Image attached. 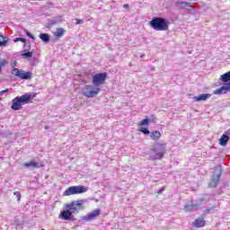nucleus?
Segmentation results:
<instances>
[{
    "label": "nucleus",
    "mask_w": 230,
    "mask_h": 230,
    "mask_svg": "<svg viewBox=\"0 0 230 230\" xmlns=\"http://www.w3.org/2000/svg\"><path fill=\"white\" fill-rule=\"evenodd\" d=\"M66 209H68L71 213H72V215H78V213H79V211L80 210H78V208H76L75 207H71V203H69V204H66Z\"/></svg>",
    "instance_id": "21"
},
{
    "label": "nucleus",
    "mask_w": 230,
    "mask_h": 230,
    "mask_svg": "<svg viewBox=\"0 0 230 230\" xmlns=\"http://www.w3.org/2000/svg\"><path fill=\"white\" fill-rule=\"evenodd\" d=\"M202 202H204V198H199L197 200V203L195 204H193V202L191 201L187 202L186 205L184 206L185 211L186 212L197 211V209L200 208V204H202Z\"/></svg>",
    "instance_id": "10"
},
{
    "label": "nucleus",
    "mask_w": 230,
    "mask_h": 230,
    "mask_svg": "<svg viewBox=\"0 0 230 230\" xmlns=\"http://www.w3.org/2000/svg\"><path fill=\"white\" fill-rule=\"evenodd\" d=\"M59 218H61V220H76V217H75L69 208H66V210H63L59 215Z\"/></svg>",
    "instance_id": "11"
},
{
    "label": "nucleus",
    "mask_w": 230,
    "mask_h": 230,
    "mask_svg": "<svg viewBox=\"0 0 230 230\" xmlns=\"http://www.w3.org/2000/svg\"><path fill=\"white\" fill-rule=\"evenodd\" d=\"M66 32V30H64V28H58L57 29V31L54 32L55 37H62V35H64V33Z\"/></svg>",
    "instance_id": "24"
},
{
    "label": "nucleus",
    "mask_w": 230,
    "mask_h": 230,
    "mask_svg": "<svg viewBox=\"0 0 230 230\" xmlns=\"http://www.w3.org/2000/svg\"><path fill=\"white\" fill-rule=\"evenodd\" d=\"M25 33H26L27 37H29V39H32V40H35V36H33V34H31V32L25 31Z\"/></svg>",
    "instance_id": "29"
},
{
    "label": "nucleus",
    "mask_w": 230,
    "mask_h": 230,
    "mask_svg": "<svg viewBox=\"0 0 230 230\" xmlns=\"http://www.w3.org/2000/svg\"><path fill=\"white\" fill-rule=\"evenodd\" d=\"M85 202V199H78L74 200L70 203V208H76L78 211L84 209V203Z\"/></svg>",
    "instance_id": "14"
},
{
    "label": "nucleus",
    "mask_w": 230,
    "mask_h": 230,
    "mask_svg": "<svg viewBox=\"0 0 230 230\" xmlns=\"http://www.w3.org/2000/svg\"><path fill=\"white\" fill-rule=\"evenodd\" d=\"M139 130L140 132H142V134H145V136H149L150 134V130H148V128L142 127Z\"/></svg>",
    "instance_id": "28"
},
{
    "label": "nucleus",
    "mask_w": 230,
    "mask_h": 230,
    "mask_svg": "<svg viewBox=\"0 0 230 230\" xmlns=\"http://www.w3.org/2000/svg\"><path fill=\"white\" fill-rule=\"evenodd\" d=\"M230 91V83L225 84L220 88H217L214 91V94L222 95L229 93Z\"/></svg>",
    "instance_id": "13"
},
{
    "label": "nucleus",
    "mask_w": 230,
    "mask_h": 230,
    "mask_svg": "<svg viewBox=\"0 0 230 230\" xmlns=\"http://www.w3.org/2000/svg\"><path fill=\"white\" fill-rule=\"evenodd\" d=\"M221 82H223V84H230V71L221 75Z\"/></svg>",
    "instance_id": "19"
},
{
    "label": "nucleus",
    "mask_w": 230,
    "mask_h": 230,
    "mask_svg": "<svg viewBox=\"0 0 230 230\" xmlns=\"http://www.w3.org/2000/svg\"><path fill=\"white\" fill-rule=\"evenodd\" d=\"M7 42H8V38L3 35H0V48L6 46Z\"/></svg>",
    "instance_id": "25"
},
{
    "label": "nucleus",
    "mask_w": 230,
    "mask_h": 230,
    "mask_svg": "<svg viewBox=\"0 0 230 230\" xmlns=\"http://www.w3.org/2000/svg\"><path fill=\"white\" fill-rule=\"evenodd\" d=\"M100 91H102L100 87L85 85L83 90V94L84 96H86V98H95V96H98Z\"/></svg>",
    "instance_id": "5"
},
{
    "label": "nucleus",
    "mask_w": 230,
    "mask_h": 230,
    "mask_svg": "<svg viewBox=\"0 0 230 230\" xmlns=\"http://www.w3.org/2000/svg\"><path fill=\"white\" fill-rule=\"evenodd\" d=\"M149 26L155 31H168V22L163 17H155L149 22Z\"/></svg>",
    "instance_id": "3"
},
{
    "label": "nucleus",
    "mask_w": 230,
    "mask_h": 230,
    "mask_svg": "<svg viewBox=\"0 0 230 230\" xmlns=\"http://www.w3.org/2000/svg\"><path fill=\"white\" fill-rule=\"evenodd\" d=\"M150 137L154 141H158V139H161V132H159L158 130H155L151 133Z\"/></svg>",
    "instance_id": "20"
},
{
    "label": "nucleus",
    "mask_w": 230,
    "mask_h": 230,
    "mask_svg": "<svg viewBox=\"0 0 230 230\" xmlns=\"http://www.w3.org/2000/svg\"><path fill=\"white\" fill-rule=\"evenodd\" d=\"M229 141V131H226L219 139V145L226 146Z\"/></svg>",
    "instance_id": "15"
},
{
    "label": "nucleus",
    "mask_w": 230,
    "mask_h": 230,
    "mask_svg": "<svg viewBox=\"0 0 230 230\" xmlns=\"http://www.w3.org/2000/svg\"><path fill=\"white\" fill-rule=\"evenodd\" d=\"M8 91H10L9 89H5L0 92V96H3V94L8 93Z\"/></svg>",
    "instance_id": "32"
},
{
    "label": "nucleus",
    "mask_w": 230,
    "mask_h": 230,
    "mask_svg": "<svg viewBox=\"0 0 230 230\" xmlns=\"http://www.w3.org/2000/svg\"><path fill=\"white\" fill-rule=\"evenodd\" d=\"M40 40H42V42H45L46 44H48V42H49V40H51V39L49 38V34L48 33H40L39 35Z\"/></svg>",
    "instance_id": "22"
},
{
    "label": "nucleus",
    "mask_w": 230,
    "mask_h": 230,
    "mask_svg": "<svg viewBox=\"0 0 230 230\" xmlns=\"http://www.w3.org/2000/svg\"><path fill=\"white\" fill-rule=\"evenodd\" d=\"M105 80H107V73H99L93 76L92 83L94 87H100V85H103V84H105Z\"/></svg>",
    "instance_id": "9"
},
{
    "label": "nucleus",
    "mask_w": 230,
    "mask_h": 230,
    "mask_svg": "<svg viewBox=\"0 0 230 230\" xmlns=\"http://www.w3.org/2000/svg\"><path fill=\"white\" fill-rule=\"evenodd\" d=\"M128 7H129L128 4H123V8H128Z\"/></svg>",
    "instance_id": "35"
},
{
    "label": "nucleus",
    "mask_w": 230,
    "mask_h": 230,
    "mask_svg": "<svg viewBox=\"0 0 230 230\" xmlns=\"http://www.w3.org/2000/svg\"><path fill=\"white\" fill-rule=\"evenodd\" d=\"M87 191V187L85 186H72L65 190L64 195L67 197L69 195H80L81 193H85Z\"/></svg>",
    "instance_id": "6"
},
{
    "label": "nucleus",
    "mask_w": 230,
    "mask_h": 230,
    "mask_svg": "<svg viewBox=\"0 0 230 230\" xmlns=\"http://www.w3.org/2000/svg\"><path fill=\"white\" fill-rule=\"evenodd\" d=\"M102 215V209L97 208L80 217L79 222H93Z\"/></svg>",
    "instance_id": "8"
},
{
    "label": "nucleus",
    "mask_w": 230,
    "mask_h": 230,
    "mask_svg": "<svg viewBox=\"0 0 230 230\" xmlns=\"http://www.w3.org/2000/svg\"><path fill=\"white\" fill-rule=\"evenodd\" d=\"M208 98H211V94L202 93L199 96H194L193 100H194V102H206V100H208Z\"/></svg>",
    "instance_id": "17"
},
{
    "label": "nucleus",
    "mask_w": 230,
    "mask_h": 230,
    "mask_svg": "<svg viewBox=\"0 0 230 230\" xmlns=\"http://www.w3.org/2000/svg\"><path fill=\"white\" fill-rule=\"evenodd\" d=\"M13 195H15V197H16V199H17V201L18 202H21V193L19 192V191H15L14 193H13Z\"/></svg>",
    "instance_id": "30"
},
{
    "label": "nucleus",
    "mask_w": 230,
    "mask_h": 230,
    "mask_svg": "<svg viewBox=\"0 0 230 230\" xmlns=\"http://www.w3.org/2000/svg\"><path fill=\"white\" fill-rule=\"evenodd\" d=\"M164 190H166L165 187H162L158 191L157 193H163V191H164Z\"/></svg>",
    "instance_id": "33"
},
{
    "label": "nucleus",
    "mask_w": 230,
    "mask_h": 230,
    "mask_svg": "<svg viewBox=\"0 0 230 230\" xmlns=\"http://www.w3.org/2000/svg\"><path fill=\"white\" fill-rule=\"evenodd\" d=\"M175 6L177 8H181V10H194V7L191 5L190 2L178 1L175 3Z\"/></svg>",
    "instance_id": "12"
},
{
    "label": "nucleus",
    "mask_w": 230,
    "mask_h": 230,
    "mask_svg": "<svg viewBox=\"0 0 230 230\" xmlns=\"http://www.w3.org/2000/svg\"><path fill=\"white\" fill-rule=\"evenodd\" d=\"M193 226L194 227H198V228L204 227L206 226V221L202 217L197 218L194 220Z\"/></svg>",
    "instance_id": "18"
},
{
    "label": "nucleus",
    "mask_w": 230,
    "mask_h": 230,
    "mask_svg": "<svg viewBox=\"0 0 230 230\" xmlns=\"http://www.w3.org/2000/svg\"><path fill=\"white\" fill-rule=\"evenodd\" d=\"M6 66V60L3 59L0 61V69H3Z\"/></svg>",
    "instance_id": "31"
},
{
    "label": "nucleus",
    "mask_w": 230,
    "mask_h": 230,
    "mask_svg": "<svg viewBox=\"0 0 230 230\" xmlns=\"http://www.w3.org/2000/svg\"><path fill=\"white\" fill-rule=\"evenodd\" d=\"M166 154V146L164 144L156 143L153 146L150 153L151 161L160 160L164 157Z\"/></svg>",
    "instance_id": "2"
},
{
    "label": "nucleus",
    "mask_w": 230,
    "mask_h": 230,
    "mask_svg": "<svg viewBox=\"0 0 230 230\" xmlns=\"http://www.w3.org/2000/svg\"><path fill=\"white\" fill-rule=\"evenodd\" d=\"M31 48V45L30 43L26 48H23V53H22V57H24V58H31L33 57V52H30V49Z\"/></svg>",
    "instance_id": "16"
},
{
    "label": "nucleus",
    "mask_w": 230,
    "mask_h": 230,
    "mask_svg": "<svg viewBox=\"0 0 230 230\" xmlns=\"http://www.w3.org/2000/svg\"><path fill=\"white\" fill-rule=\"evenodd\" d=\"M12 75H13V76H17L21 80H31V77L33 76L31 72H26L19 68H13Z\"/></svg>",
    "instance_id": "7"
},
{
    "label": "nucleus",
    "mask_w": 230,
    "mask_h": 230,
    "mask_svg": "<svg viewBox=\"0 0 230 230\" xmlns=\"http://www.w3.org/2000/svg\"><path fill=\"white\" fill-rule=\"evenodd\" d=\"M14 42H23V48H26V46H28V44L26 43V39L24 38H16L14 39Z\"/></svg>",
    "instance_id": "27"
},
{
    "label": "nucleus",
    "mask_w": 230,
    "mask_h": 230,
    "mask_svg": "<svg viewBox=\"0 0 230 230\" xmlns=\"http://www.w3.org/2000/svg\"><path fill=\"white\" fill-rule=\"evenodd\" d=\"M35 98V93H27L22 96H17L13 99V104L11 109L13 111H21L22 109V105H26V103H30V100Z\"/></svg>",
    "instance_id": "1"
},
{
    "label": "nucleus",
    "mask_w": 230,
    "mask_h": 230,
    "mask_svg": "<svg viewBox=\"0 0 230 230\" xmlns=\"http://www.w3.org/2000/svg\"><path fill=\"white\" fill-rule=\"evenodd\" d=\"M75 21H76V22H75V24H82V22H83V21H82V20H78V19H76Z\"/></svg>",
    "instance_id": "34"
},
{
    "label": "nucleus",
    "mask_w": 230,
    "mask_h": 230,
    "mask_svg": "<svg viewBox=\"0 0 230 230\" xmlns=\"http://www.w3.org/2000/svg\"><path fill=\"white\" fill-rule=\"evenodd\" d=\"M220 177H222V166L218 165L214 169L212 179L208 182V188H217L218 182H220Z\"/></svg>",
    "instance_id": "4"
},
{
    "label": "nucleus",
    "mask_w": 230,
    "mask_h": 230,
    "mask_svg": "<svg viewBox=\"0 0 230 230\" xmlns=\"http://www.w3.org/2000/svg\"><path fill=\"white\" fill-rule=\"evenodd\" d=\"M25 168H40L39 163L31 160L29 163L24 164Z\"/></svg>",
    "instance_id": "23"
},
{
    "label": "nucleus",
    "mask_w": 230,
    "mask_h": 230,
    "mask_svg": "<svg viewBox=\"0 0 230 230\" xmlns=\"http://www.w3.org/2000/svg\"><path fill=\"white\" fill-rule=\"evenodd\" d=\"M152 121H153L152 119L146 118V119L141 120V121L139 122V125H140L141 127H146V125H148V123H150V122H152Z\"/></svg>",
    "instance_id": "26"
}]
</instances>
